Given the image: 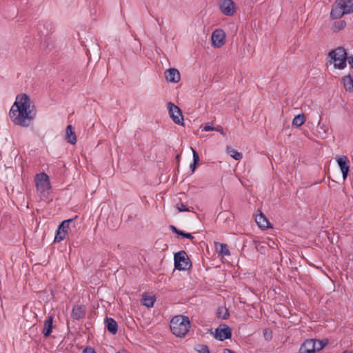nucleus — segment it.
Here are the masks:
<instances>
[{
	"mask_svg": "<svg viewBox=\"0 0 353 353\" xmlns=\"http://www.w3.org/2000/svg\"><path fill=\"white\" fill-rule=\"evenodd\" d=\"M200 128L203 131L208 132V131H213L214 129V127L210 123H207L203 126H201Z\"/></svg>",
	"mask_w": 353,
	"mask_h": 353,
	"instance_id": "nucleus-31",
	"label": "nucleus"
},
{
	"mask_svg": "<svg viewBox=\"0 0 353 353\" xmlns=\"http://www.w3.org/2000/svg\"><path fill=\"white\" fill-rule=\"evenodd\" d=\"M345 26V22L343 21H339L334 23L333 28L334 30L339 31L343 28H344Z\"/></svg>",
	"mask_w": 353,
	"mask_h": 353,
	"instance_id": "nucleus-30",
	"label": "nucleus"
},
{
	"mask_svg": "<svg viewBox=\"0 0 353 353\" xmlns=\"http://www.w3.org/2000/svg\"><path fill=\"white\" fill-rule=\"evenodd\" d=\"M179 235H181L185 238H188V239H192L194 237L192 235V234L190 233H185L183 231L180 232V234Z\"/></svg>",
	"mask_w": 353,
	"mask_h": 353,
	"instance_id": "nucleus-33",
	"label": "nucleus"
},
{
	"mask_svg": "<svg viewBox=\"0 0 353 353\" xmlns=\"http://www.w3.org/2000/svg\"><path fill=\"white\" fill-rule=\"evenodd\" d=\"M170 330L177 337H184L190 328V321L188 316L177 315L170 321Z\"/></svg>",
	"mask_w": 353,
	"mask_h": 353,
	"instance_id": "nucleus-3",
	"label": "nucleus"
},
{
	"mask_svg": "<svg viewBox=\"0 0 353 353\" xmlns=\"http://www.w3.org/2000/svg\"><path fill=\"white\" fill-rule=\"evenodd\" d=\"M165 77L169 82L178 83L180 81L181 75L177 69L170 68L165 71Z\"/></svg>",
	"mask_w": 353,
	"mask_h": 353,
	"instance_id": "nucleus-13",
	"label": "nucleus"
},
{
	"mask_svg": "<svg viewBox=\"0 0 353 353\" xmlns=\"http://www.w3.org/2000/svg\"><path fill=\"white\" fill-rule=\"evenodd\" d=\"M155 301V296L152 294H145L143 295L141 303L148 307H152Z\"/></svg>",
	"mask_w": 353,
	"mask_h": 353,
	"instance_id": "nucleus-19",
	"label": "nucleus"
},
{
	"mask_svg": "<svg viewBox=\"0 0 353 353\" xmlns=\"http://www.w3.org/2000/svg\"><path fill=\"white\" fill-rule=\"evenodd\" d=\"M176 208L180 212H188L189 211L188 208L182 203H178L176 205Z\"/></svg>",
	"mask_w": 353,
	"mask_h": 353,
	"instance_id": "nucleus-32",
	"label": "nucleus"
},
{
	"mask_svg": "<svg viewBox=\"0 0 353 353\" xmlns=\"http://www.w3.org/2000/svg\"><path fill=\"white\" fill-rule=\"evenodd\" d=\"M191 150L193 154V162L192 163L190 164V168L191 169L192 172H194L196 170V164L199 161V157L197 152L194 150V148H191Z\"/></svg>",
	"mask_w": 353,
	"mask_h": 353,
	"instance_id": "nucleus-25",
	"label": "nucleus"
},
{
	"mask_svg": "<svg viewBox=\"0 0 353 353\" xmlns=\"http://www.w3.org/2000/svg\"><path fill=\"white\" fill-rule=\"evenodd\" d=\"M82 353H95V351L92 347L85 348Z\"/></svg>",
	"mask_w": 353,
	"mask_h": 353,
	"instance_id": "nucleus-35",
	"label": "nucleus"
},
{
	"mask_svg": "<svg viewBox=\"0 0 353 353\" xmlns=\"http://www.w3.org/2000/svg\"><path fill=\"white\" fill-rule=\"evenodd\" d=\"M172 229L175 233L178 234H180V232H181V230H177L174 226H172Z\"/></svg>",
	"mask_w": 353,
	"mask_h": 353,
	"instance_id": "nucleus-36",
	"label": "nucleus"
},
{
	"mask_svg": "<svg viewBox=\"0 0 353 353\" xmlns=\"http://www.w3.org/2000/svg\"><path fill=\"white\" fill-rule=\"evenodd\" d=\"M223 353H234L232 350L226 349L224 350Z\"/></svg>",
	"mask_w": 353,
	"mask_h": 353,
	"instance_id": "nucleus-38",
	"label": "nucleus"
},
{
	"mask_svg": "<svg viewBox=\"0 0 353 353\" xmlns=\"http://www.w3.org/2000/svg\"><path fill=\"white\" fill-rule=\"evenodd\" d=\"M52 322L53 317L52 316H48L46 320L43 328V334L45 336H48L51 334L52 330Z\"/></svg>",
	"mask_w": 353,
	"mask_h": 353,
	"instance_id": "nucleus-18",
	"label": "nucleus"
},
{
	"mask_svg": "<svg viewBox=\"0 0 353 353\" xmlns=\"http://www.w3.org/2000/svg\"><path fill=\"white\" fill-rule=\"evenodd\" d=\"M255 221L259 225V228H261L263 230L268 229L272 228V225L269 221L267 219V218L265 216V215L260 212L259 214H256Z\"/></svg>",
	"mask_w": 353,
	"mask_h": 353,
	"instance_id": "nucleus-14",
	"label": "nucleus"
},
{
	"mask_svg": "<svg viewBox=\"0 0 353 353\" xmlns=\"http://www.w3.org/2000/svg\"><path fill=\"white\" fill-rule=\"evenodd\" d=\"M212 46L215 48H221L225 43V33L221 29H216L212 32Z\"/></svg>",
	"mask_w": 353,
	"mask_h": 353,
	"instance_id": "nucleus-10",
	"label": "nucleus"
},
{
	"mask_svg": "<svg viewBox=\"0 0 353 353\" xmlns=\"http://www.w3.org/2000/svg\"><path fill=\"white\" fill-rule=\"evenodd\" d=\"M226 152L228 154L236 161H239L243 158L242 153L239 152L231 146L227 147Z\"/></svg>",
	"mask_w": 353,
	"mask_h": 353,
	"instance_id": "nucleus-20",
	"label": "nucleus"
},
{
	"mask_svg": "<svg viewBox=\"0 0 353 353\" xmlns=\"http://www.w3.org/2000/svg\"><path fill=\"white\" fill-rule=\"evenodd\" d=\"M174 266L179 270H185L190 268V259L185 251H180L174 254Z\"/></svg>",
	"mask_w": 353,
	"mask_h": 353,
	"instance_id": "nucleus-7",
	"label": "nucleus"
},
{
	"mask_svg": "<svg viewBox=\"0 0 353 353\" xmlns=\"http://www.w3.org/2000/svg\"><path fill=\"white\" fill-rule=\"evenodd\" d=\"M65 139L67 141L71 144L74 145L77 143V137L71 125H68L66 128Z\"/></svg>",
	"mask_w": 353,
	"mask_h": 353,
	"instance_id": "nucleus-15",
	"label": "nucleus"
},
{
	"mask_svg": "<svg viewBox=\"0 0 353 353\" xmlns=\"http://www.w3.org/2000/svg\"><path fill=\"white\" fill-rule=\"evenodd\" d=\"M85 309L81 305H76L73 307L72 316L73 319L79 320L84 317Z\"/></svg>",
	"mask_w": 353,
	"mask_h": 353,
	"instance_id": "nucleus-16",
	"label": "nucleus"
},
{
	"mask_svg": "<svg viewBox=\"0 0 353 353\" xmlns=\"http://www.w3.org/2000/svg\"><path fill=\"white\" fill-rule=\"evenodd\" d=\"M221 12L225 16H233L236 11V6L232 0H219Z\"/></svg>",
	"mask_w": 353,
	"mask_h": 353,
	"instance_id": "nucleus-9",
	"label": "nucleus"
},
{
	"mask_svg": "<svg viewBox=\"0 0 353 353\" xmlns=\"http://www.w3.org/2000/svg\"><path fill=\"white\" fill-rule=\"evenodd\" d=\"M66 235H67V234H66L65 230H63V229L60 230L59 228H58L57 231V234L54 237V241L60 242V241H63L65 238Z\"/></svg>",
	"mask_w": 353,
	"mask_h": 353,
	"instance_id": "nucleus-27",
	"label": "nucleus"
},
{
	"mask_svg": "<svg viewBox=\"0 0 353 353\" xmlns=\"http://www.w3.org/2000/svg\"><path fill=\"white\" fill-rule=\"evenodd\" d=\"M329 63L333 65L335 69L343 70L347 62L350 68H353V56H347L346 50L343 47H338L328 53Z\"/></svg>",
	"mask_w": 353,
	"mask_h": 353,
	"instance_id": "nucleus-2",
	"label": "nucleus"
},
{
	"mask_svg": "<svg viewBox=\"0 0 353 353\" xmlns=\"http://www.w3.org/2000/svg\"><path fill=\"white\" fill-rule=\"evenodd\" d=\"M217 316L219 318L225 319L229 316V312L225 307H219L217 310Z\"/></svg>",
	"mask_w": 353,
	"mask_h": 353,
	"instance_id": "nucleus-26",
	"label": "nucleus"
},
{
	"mask_svg": "<svg viewBox=\"0 0 353 353\" xmlns=\"http://www.w3.org/2000/svg\"><path fill=\"white\" fill-rule=\"evenodd\" d=\"M37 115V110L34 101L26 93H20L8 112L10 121L15 125L28 128L34 122Z\"/></svg>",
	"mask_w": 353,
	"mask_h": 353,
	"instance_id": "nucleus-1",
	"label": "nucleus"
},
{
	"mask_svg": "<svg viewBox=\"0 0 353 353\" xmlns=\"http://www.w3.org/2000/svg\"><path fill=\"white\" fill-rule=\"evenodd\" d=\"M344 88L347 91H353V79L350 76H345L342 79Z\"/></svg>",
	"mask_w": 353,
	"mask_h": 353,
	"instance_id": "nucleus-23",
	"label": "nucleus"
},
{
	"mask_svg": "<svg viewBox=\"0 0 353 353\" xmlns=\"http://www.w3.org/2000/svg\"><path fill=\"white\" fill-rule=\"evenodd\" d=\"M231 335L232 332L230 327L225 324H222L216 329L214 337L220 341H224L230 339Z\"/></svg>",
	"mask_w": 353,
	"mask_h": 353,
	"instance_id": "nucleus-12",
	"label": "nucleus"
},
{
	"mask_svg": "<svg viewBox=\"0 0 353 353\" xmlns=\"http://www.w3.org/2000/svg\"><path fill=\"white\" fill-rule=\"evenodd\" d=\"M216 248L219 254L222 256H228L230 254V252L226 244L216 243Z\"/></svg>",
	"mask_w": 353,
	"mask_h": 353,
	"instance_id": "nucleus-22",
	"label": "nucleus"
},
{
	"mask_svg": "<svg viewBox=\"0 0 353 353\" xmlns=\"http://www.w3.org/2000/svg\"><path fill=\"white\" fill-rule=\"evenodd\" d=\"M329 130V125L325 123H322L321 119H320L317 125V132L319 136L322 138H325L328 134Z\"/></svg>",
	"mask_w": 353,
	"mask_h": 353,
	"instance_id": "nucleus-17",
	"label": "nucleus"
},
{
	"mask_svg": "<svg viewBox=\"0 0 353 353\" xmlns=\"http://www.w3.org/2000/svg\"><path fill=\"white\" fill-rule=\"evenodd\" d=\"M336 161L342 172L343 179L345 181L350 171V160L347 156H341L336 158Z\"/></svg>",
	"mask_w": 353,
	"mask_h": 353,
	"instance_id": "nucleus-11",
	"label": "nucleus"
},
{
	"mask_svg": "<svg viewBox=\"0 0 353 353\" xmlns=\"http://www.w3.org/2000/svg\"><path fill=\"white\" fill-rule=\"evenodd\" d=\"M117 353H130L129 352H128L127 350H121L120 351H119Z\"/></svg>",
	"mask_w": 353,
	"mask_h": 353,
	"instance_id": "nucleus-37",
	"label": "nucleus"
},
{
	"mask_svg": "<svg viewBox=\"0 0 353 353\" xmlns=\"http://www.w3.org/2000/svg\"><path fill=\"white\" fill-rule=\"evenodd\" d=\"M353 12V0H336L334 3L330 16L333 19H340L345 14Z\"/></svg>",
	"mask_w": 353,
	"mask_h": 353,
	"instance_id": "nucleus-4",
	"label": "nucleus"
},
{
	"mask_svg": "<svg viewBox=\"0 0 353 353\" xmlns=\"http://www.w3.org/2000/svg\"><path fill=\"white\" fill-rule=\"evenodd\" d=\"M214 130L216 131V132H220L222 134H225L224 131H223V128L221 125H218L216 127H214Z\"/></svg>",
	"mask_w": 353,
	"mask_h": 353,
	"instance_id": "nucleus-34",
	"label": "nucleus"
},
{
	"mask_svg": "<svg viewBox=\"0 0 353 353\" xmlns=\"http://www.w3.org/2000/svg\"><path fill=\"white\" fill-rule=\"evenodd\" d=\"M106 325L108 330L112 334H115L117 331V325L116 321L113 319H106Z\"/></svg>",
	"mask_w": 353,
	"mask_h": 353,
	"instance_id": "nucleus-24",
	"label": "nucleus"
},
{
	"mask_svg": "<svg viewBox=\"0 0 353 353\" xmlns=\"http://www.w3.org/2000/svg\"><path fill=\"white\" fill-rule=\"evenodd\" d=\"M169 115L173 122L177 125H183V117L180 108L172 102L167 103Z\"/></svg>",
	"mask_w": 353,
	"mask_h": 353,
	"instance_id": "nucleus-8",
	"label": "nucleus"
},
{
	"mask_svg": "<svg viewBox=\"0 0 353 353\" xmlns=\"http://www.w3.org/2000/svg\"><path fill=\"white\" fill-rule=\"evenodd\" d=\"M72 221V219H68L63 221L59 226L58 228L63 229V230H65L66 234H68V228L70 223Z\"/></svg>",
	"mask_w": 353,
	"mask_h": 353,
	"instance_id": "nucleus-28",
	"label": "nucleus"
},
{
	"mask_svg": "<svg viewBox=\"0 0 353 353\" xmlns=\"http://www.w3.org/2000/svg\"><path fill=\"white\" fill-rule=\"evenodd\" d=\"M195 349L199 353H210L209 348L205 345L198 344L196 346Z\"/></svg>",
	"mask_w": 353,
	"mask_h": 353,
	"instance_id": "nucleus-29",
	"label": "nucleus"
},
{
	"mask_svg": "<svg viewBox=\"0 0 353 353\" xmlns=\"http://www.w3.org/2000/svg\"><path fill=\"white\" fill-rule=\"evenodd\" d=\"M264 335L265 337H268L267 335H268V330L265 331Z\"/></svg>",
	"mask_w": 353,
	"mask_h": 353,
	"instance_id": "nucleus-39",
	"label": "nucleus"
},
{
	"mask_svg": "<svg viewBox=\"0 0 353 353\" xmlns=\"http://www.w3.org/2000/svg\"><path fill=\"white\" fill-rule=\"evenodd\" d=\"M35 183L39 195L41 198H46L51 189L48 176L44 172L37 174L35 176Z\"/></svg>",
	"mask_w": 353,
	"mask_h": 353,
	"instance_id": "nucleus-5",
	"label": "nucleus"
},
{
	"mask_svg": "<svg viewBox=\"0 0 353 353\" xmlns=\"http://www.w3.org/2000/svg\"><path fill=\"white\" fill-rule=\"evenodd\" d=\"M327 344V340L307 339L302 344L300 353H314L322 350Z\"/></svg>",
	"mask_w": 353,
	"mask_h": 353,
	"instance_id": "nucleus-6",
	"label": "nucleus"
},
{
	"mask_svg": "<svg viewBox=\"0 0 353 353\" xmlns=\"http://www.w3.org/2000/svg\"><path fill=\"white\" fill-rule=\"evenodd\" d=\"M305 122V117L303 114H300L294 117L292 120V126L299 128L301 127Z\"/></svg>",
	"mask_w": 353,
	"mask_h": 353,
	"instance_id": "nucleus-21",
	"label": "nucleus"
}]
</instances>
